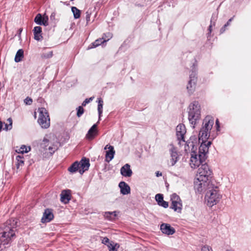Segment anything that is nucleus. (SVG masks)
Returning <instances> with one entry per match:
<instances>
[{
  "label": "nucleus",
  "instance_id": "nucleus-1",
  "mask_svg": "<svg viewBox=\"0 0 251 251\" xmlns=\"http://www.w3.org/2000/svg\"><path fill=\"white\" fill-rule=\"evenodd\" d=\"M211 145V142H208L206 143H201L198 152H191L189 164L192 169H196L201 165L203 164V163L207 158L209 147Z\"/></svg>",
  "mask_w": 251,
  "mask_h": 251
},
{
  "label": "nucleus",
  "instance_id": "nucleus-2",
  "mask_svg": "<svg viewBox=\"0 0 251 251\" xmlns=\"http://www.w3.org/2000/svg\"><path fill=\"white\" fill-rule=\"evenodd\" d=\"M209 189L206 191L205 201L209 207H212L219 202L222 198L219 188L213 184L209 185Z\"/></svg>",
  "mask_w": 251,
  "mask_h": 251
},
{
  "label": "nucleus",
  "instance_id": "nucleus-3",
  "mask_svg": "<svg viewBox=\"0 0 251 251\" xmlns=\"http://www.w3.org/2000/svg\"><path fill=\"white\" fill-rule=\"evenodd\" d=\"M214 124V119L213 117L207 116L203 120L202 126L199 135V141L201 143H206L208 141L207 140L210 136V132Z\"/></svg>",
  "mask_w": 251,
  "mask_h": 251
},
{
  "label": "nucleus",
  "instance_id": "nucleus-4",
  "mask_svg": "<svg viewBox=\"0 0 251 251\" xmlns=\"http://www.w3.org/2000/svg\"><path fill=\"white\" fill-rule=\"evenodd\" d=\"M188 120L194 127L201 118V106L198 101H194L190 104L188 107Z\"/></svg>",
  "mask_w": 251,
  "mask_h": 251
},
{
  "label": "nucleus",
  "instance_id": "nucleus-5",
  "mask_svg": "<svg viewBox=\"0 0 251 251\" xmlns=\"http://www.w3.org/2000/svg\"><path fill=\"white\" fill-rule=\"evenodd\" d=\"M15 220H10L0 227V234L1 235H15L17 233L16 227L14 226L16 224Z\"/></svg>",
  "mask_w": 251,
  "mask_h": 251
},
{
  "label": "nucleus",
  "instance_id": "nucleus-6",
  "mask_svg": "<svg viewBox=\"0 0 251 251\" xmlns=\"http://www.w3.org/2000/svg\"><path fill=\"white\" fill-rule=\"evenodd\" d=\"M38 123L43 128H48L50 126V119L47 110L43 107L38 109Z\"/></svg>",
  "mask_w": 251,
  "mask_h": 251
},
{
  "label": "nucleus",
  "instance_id": "nucleus-7",
  "mask_svg": "<svg viewBox=\"0 0 251 251\" xmlns=\"http://www.w3.org/2000/svg\"><path fill=\"white\" fill-rule=\"evenodd\" d=\"M197 81V68L194 65L189 75V80L187 85V90L189 95H192L195 91Z\"/></svg>",
  "mask_w": 251,
  "mask_h": 251
},
{
  "label": "nucleus",
  "instance_id": "nucleus-8",
  "mask_svg": "<svg viewBox=\"0 0 251 251\" xmlns=\"http://www.w3.org/2000/svg\"><path fill=\"white\" fill-rule=\"evenodd\" d=\"M212 174V171L209 166L206 163L202 164L198 170V174L196 177L201 180H209V178Z\"/></svg>",
  "mask_w": 251,
  "mask_h": 251
},
{
  "label": "nucleus",
  "instance_id": "nucleus-9",
  "mask_svg": "<svg viewBox=\"0 0 251 251\" xmlns=\"http://www.w3.org/2000/svg\"><path fill=\"white\" fill-rule=\"evenodd\" d=\"M171 208L175 211L180 213L182 208V203L180 197L176 194H173L171 196Z\"/></svg>",
  "mask_w": 251,
  "mask_h": 251
},
{
  "label": "nucleus",
  "instance_id": "nucleus-10",
  "mask_svg": "<svg viewBox=\"0 0 251 251\" xmlns=\"http://www.w3.org/2000/svg\"><path fill=\"white\" fill-rule=\"evenodd\" d=\"M213 184L210 181L206 180H201L196 177L194 181V187L198 192L201 193L203 190H207L209 189V185Z\"/></svg>",
  "mask_w": 251,
  "mask_h": 251
},
{
  "label": "nucleus",
  "instance_id": "nucleus-11",
  "mask_svg": "<svg viewBox=\"0 0 251 251\" xmlns=\"http://www.w3.org/2000/svg\"><path fill=\"white\" fill-rule=\"evenodd\" d=\"M169 151L170 155V159L169 161V164L171 166H174L179 160V155L177 149L173 144H170L168 146Z\"/></svg>",
  "mask_w": 251,
  "mask_h": 251
},
{
  "label": "nucleus",
  "instance_id": "nucleus-12",
  "mask_svg": "<svg viewBox=\"0 0 251 251\" xmlns=\"http://www.w3.org/2000/svg\"><path fill=\"white\" fill-rule=\"evenodd\" d=\"M186 132V130L184 125L179 124L176 127V135L177 139L179 141V144H181V142L183 143L185 145L186 143L184 140V135Z\"/></svg>",
  "mask_w": 251,
  "mask_h": 251
},
{
  "label": "nucleus",
  "instance_id": "nucleus-13",
  "mask_svg": "<svg viewBox=\"0 0 251 251\" xmlns=\"http://www.w3.org/2000/svg\"><path fill=\"white\" fill-rule=\"evenodd\" d=\"M49 18L47 15H44L43 16L40 13L37 14L34 18V22L38 25H44L47 26L48 23Z\"/></svg>",
  "mask_w": 251,
  "mask_h": 251
},
{
  "label": "nucleus",
  "instance_id": "nucleus-14",
  "mask_svg": "<svg viewBox=\"0 0 251 251\" xmlns=\"http://www.w3.org/2000/svg\"><path fill=\"white\" fill-rule=\"evenodd\" d=\"M104 150H108L106 151L105 161L109 162L113 159L115 153L114 147L111 145H107L104 147Z\"/></svg>",
  "mask_w": 251,
  "mask_h": 251
},
{
  "label": "nucleus",
  "instance_id": "nucleus-15",
  "mask_svg": "<svg viewBox=\"0 0 251 251\" xmlns=\"http://www.w3.org/2000/svg\"><path fill=\"white\" fill-rule=\"evenodd\" d=\"M160 229L163 233L168 235L175 233V229L168 224H162L160 226Z\"/></svg>",
  "mask_w": 251,
  "mask_h": 251
},
{
  "label": "nucleus",
  "instance_id": "nucleus-16",
  "mask_svg": "<svg viewBox=\"0 0 251 251\" xmlns=\"http://www.w3.org/2000/svg\"><path fill=\"white\" fill-rule=\"evenodd\" d=\"M121 175L125 177H130L132 174V171L130 169V166L126 164L123 166L120 170Z\"/></svg>",
  "mask_w": 251,
  "mask_h": 251
},
{
  "label": "nucleus",
  "instance_id": "nucleus-17",
  "mask_svg": "<svg viewBox=\"0 0 251 251\" xmlns=\"http://www.w3.org/2000/svg\"><path fill=\"white\" fill-rule=\"evenodd\" d=\"M60 200L64 203H67L71 200V191L69 190H63L60 194Z\"/></svg>",
  "mask_w": 251,
  "mask_h": 251
},
{
  "label": "nucleus",
  "instance_id": "nucleus-18",
  "mask_svg": "<svg viewBox=\"0 0 251 251\" xmlns=\"http://www.w3.org/2000/svg\"><path fill=\"white\" fill-rule=\"evenodd\" d=\"M53 218V214L50 209L45 210L43 217L41 219L42 223H47L50 222Z\"/></svg>",
  "mask_w": 251,
  "mask_h": 251
},
{
  "label": "nucleus",
  "instance_id": "nucleus-19",
  "mask_svg": "<svg viewBox=\"0 0 251 251\" xmlns=\"http://www.w3.org/2000/svg\"><path fill=\"white\" fill-rule=\"evenodd\" d=\"M102 243L106 245L109 248V251H117L116 247L119 248V246L112 241H110L107 237H104L102 241Z\"/></svg>",
  "mask_w": 251,
  "mask_h": 251
},
{
  "label": "nucleus",
  "instance_id": "nucleus-20",
  "mask_svg": "<svg viewBox=\"0 0 251 251\" xmlns=\"http://www.w3.org/2000/svg\"><path fill=\"white\" fill-rule=\"evenodd\" d=\"M121 193L124 195H127L130 192V188L129 185L125 182L121 181L119 184Z\"/></svg>",
  "mask_w": 251,
  "mask_h": 251
},
{
  "label": "nucleus",
  "instance_id": "nucleus-21",
  "mask_svg": "<svg viewBox=\"0 0 251 251\" xmlns=\"http://www.w3.org/2000/svg\"><path fill=\"white\" fill-rule=\"evenodd\" d=\"M97 125L94 124L89 130L86 137L89 140H92L97 135L98 131L97 129Z\"/></svg>",
  "mask_w": 251,
  "mask_h": 251
},
{
  "label": "nucleus",
  "instance_id": "nucleus-22",
  "mask_svg": "<svg viewBox=\"0 0 251 251\" xmlns=\"http://www.w3.org/2000/svg\"><path fill=\"white\" fill-rule=\"evenodd\" d=\"M34 38L37 41L42 40L43 36H42V28L40 26H37L33 29Z\"/></svg>",
  "mask_w": 251,
  "mask_h": 251
},
{
  "label": "nucleus",
  "instance_id": "nucleus-23",
  "mask_svg": "<svg viewBox=\"0 0 251 251\" xmlns=\"http://www.w3.org/2000/svg\"><path fill=\"white\" fill-rule=\"evenodd\" d=\"M90 163L89 160H85L81 162L79 166V172L80 174H82L85 171L89 169Z\"/></svg>",
  "mask_w": 251,
  "mask_h": 251
},
{
  "label": "nucleus",
  "instance_id": "nucleus-24",
  "mask_svg": "<svg viewBox=\"0 0 251 251\" xmlns=\"http://www.w3.org/2000/svg\"><path fill=\"white\" fill-rule=\"evenodd\" d=\"M97 101L98 103V111L99 113V119L100 120L102 113L103 100L101 98H99Z\"/></svg>",
  "mask_w": 251,
  "mask_h": 251
},
{
  "label": "nucleus",
  "instance_id": "nucleus-25",
  "mask_svg": "<svg viewBox=\"0 0 251 251\" xmlns=\"http://www.w3.org/2000/svg\"><path fill=\"white\" fill-rule=\"evenodd\" d=\"M16 159L17 160L16 167L17 169H19L20 167H22L24 164V156L23 155H19L16 156Z\"/></svg>",
  "mask_w": 251,
  "mask_h": 251
},
{
  "label": "nucleus",
  "instance_id": "nucleus-26",
  "mask_svg": "<svg viewBox=\"0 0 251 251\" xmlns=\"http://www.w3.org/2000/svg\"><path fill=\"white\" fill-rule=\"evenodd\" d=\"M24 57V51L22 49L19 50L15 57V61L16 62H19L22 60V58Z\"/></svg>",
  "mask_w": 251,
  "mask_h": 251
},
{
  "label": "nucleus",
  "instance_id": "nucleus-27",
  "mask_svg": "<svg viewBox=\"0 0 251 251\" xmlns=\"http://www.w3.org/2000/svg\"><path fill=\"white\" fill-rule=\"evenodd\" d=\"M103 37L102 38H99L97 40H96L95 42H94L93 43H92L89 47L88 49H91L94 48H96L100 45H101L102 43H104L105 42H103Z\"/></svg>",
  "mask_w": 251,
  "mask_h": 251
},
{
  "label": "nucleus",
  "instance_id": "nucleus-28",
  "mask_svg": "<svg viewBox=\"0 0 251 251\" xmlns=\"http://www.w3.org/2000/svg\"><path fill=\"white\" fill-rule=\"evenodd\" d=\"M80 164L78 163L77 162L74 163L69 168L68 171L71 173H75L77 170L79 171Z\"/></svg>",
  "mask_w": 251,
  "mask_h": 251
},
{
  "label": "nucleus",
  "instance_id": "nucleus-29",
  "mask_svg": "<svg viewBox=\"0 0 251 251\" xmlns=\"http://www.w3.org/2000/svg\"><path fill=\"white\" fill-rule=\"evenodd\" d=\"M72 11L73 13L75 19H78L80 16V11L76 7L73 6L72 7Z\"/></svg>",
  "mask_w": 251,
  "mask_h": 251
},
{
  "label": "nucleus",
  "instance_id": "nucleus-30",
  "mask_svg": "<svg viewBox=\"0 0 251 251\" xmlns=\"http://www.w3.org/2000/svg\"><path fill=\"white\" fill-rule=\"evenodd\" d=\"M30 151V147H26L25 145H22L19 149L18 153H21L22 154L24 153L28 152Z\"/></svg>",
  "mask_w": 251,
  "mask_h": 251
},
{
  "label": "nucleus",
  "instance_id": "nucleus-31",
  "mask_svg": "<svg viewBox=\"0 0 251 251\" xmlns=\"http://www.w3.org/2000/svg\"><path fill=\"white\" fill-rule=\"evenodd\" d=\"M7 122L8 123V124H6L5 125L4 129L6 130H10L12 127V119L11 118H8L7 119Z\"/></svg>",
  "mask_w": 251,
  "mask_h": 251
},
{
  "label": "nucleus",
  "instance_id": "nucleus-32",
  "mask_svg": "<svg viewBox=\"0 0 251 251\" xmlns=\"http://www.w3.org/2000/svg\"><path fill=\"white\" fill-rule=\"evenodd\" d=\"M185 172V168L183 166H180V167L176 171V176H180L183 175Z\"/></svg>",
  "mask_w": 251,
  "mask_h": 251
},
{
  "label": "nucleus",
  "instance_id": "nucleus-33",
  "mask_svg": "<svg viewBox=\"0 0 251 251\" xmlns=\"http://www.w3.org/2000/svg\"><path fill=\"white\" fill-rule=\"evenodd\" d=\"M84 113V109L83 107L81 106H78L77 108V116L78 117H80Z\"/></svg>",
  "mask_w": 251,
  "mask_h": 251
},
{
  "label": "nucleus",
  "instance_id": "nucleus-34",
  "mask_svg": "<svg viewBox=\"0 0 251 251\" xmlns=\"http://www.w3.org/2000/svg\"><path fill=\"white\" fill-rule=\"evenodd\" d=\"M155 200L157 201L158 204L160 203L163 200V195L160 194H157L155 196Z\"/></svg>",
  "mask_w": 251,
  "mask_h": 251
},
{
  "label": "nucleus",
  "instance_id": "nucleus-35",
  "mask_svg": "<svg viewBox=\"0 0 251 251\" xmlns=\"http://www.w3.org/2000/svg\"><path fill=\"white\" fill-rule=\"evenodd\" d=\"M103 37V42H107L108 41L111 37H112V34L111 33L108 32L106 34H104Z\"/></svg>",
  "mask_w": 251,
  "mask_h": 251
},
{
  "label": "nucleus",
  "instance_id": "nucleus-36",
  "mask_svg": "<svg viewBox=\"0 0 251 251\" xmlns=\"http://www.w3.org/2000/svg\"><path fill=\"white\" fill-rule=\"evenodd\" d=\"M201 251H213V250L210 247L205 245L201 248Z\"/></svg>",
  "mask_w": 251,
  "mask_h": 251
},
{
  "label": "nucleus",
  "instance_id": "nucleus-37",
  "mask_svg": "<svg viewBox=\"0 0 251 251\" xmlns=\"http://www.w3.org/2000/svg\"><path fill=\"white\" fill-rule=\"evenodd\" d=\"M94 99V97H91L89 99H86L82 103V106H85L87 104L89 103L91 101H92Z\"/></svg>",
  "mask_w": 251,
  "mask_h": 251
},
{
  "label": "nucleus",
  "instance_id": "nucleus-38",
  "mask_svg": "<svg viewBox=\"0 0 251 251\" xmlns=\"http://www.w3.org/2000/svg\"><path fill=\"white\" fill-rule=\"evenodd\" d=\"M24 102L27 105H30L32 103V100L31 98H29V97H27L24 100Z\"/></svg>",
  "mask_w": 251,
  "mask_h": 251
},
{
  "label": "nucleus",
  "instance_id": "nucleus-39",
  "mask_svg": "<svg viewBox=\"0 0 251 251\" xmlns=\"http://www.w3.org/2000/svg\"><path fill=\"white\" fill-rule=\"evenodd\" d=\"M160 206H161L164 208H167L168 207V202L164 201L163 200V201H162L160 203L158 204Z\"/></svg>",
  "mask_w": 251,
  "mask_h": 251
},
{
  "label": "nucleus",
  "instance_id": "nucleus-40",
  "mask_svg": "<svg viewBox=\"0 0 251 251\" xmlns=\"http://www.w3.org/2000/svg\"><path fill=\"white\" fill-rule=\"evenodd\" d=\"M108 214L112 215L114 217H116L117 216L116 211H113V212H105V216L107 217Z\"/></svg>",
  "mask_w": 251,
  "mask_h": 251
},
{
  "label": "nucleus",
  "instance_id": "nucleus-41",
  "mask_svg": "<svg viewBox=\"0 0 251 251\" xmlns=\"http://www.w3.org/2000/svg\"><path fill=\"white\" fill-rule=\"evenodd\" d=\"M52 52L51 51H50L48 53H47V54H45L44 55V57H45V58H50L52 56Z\"/></svg>",
  "mask_w": 251,
  "mask_h": 251
},
{
  "label": "nucleus",
  "instance_id": "nucleus-42",
  "mask_svg": "<svg viewBox=\"0 0 251 251\" xmlns=\"http://www.w3.org/2000/svg\"><path fill=\"white\" fill-rule=\"evenodd\" d=\"M6 237V236H0V244H2V240H3V239H4ZM5 244V243H3V245H4Z\"/></svg>",
  "mask_w": 251,
  "mask_h": 251
},
{
  "label": "nucleus",
  "instance_id": "nucleus-43",
  "mask_svg": "<svg viewBox=\"0 0 251 251\" xmlns=\"http://www.w3.org/2000/svg\"><path fill=\"white\" fill-rule=\"evenodd\" d=\"M232 19H233V18L230 19L228 21V22L226 23V24L225 25V27H226L227 26L229 25L230 24V23L232 21Z\"/></svg>",
  "mask_w": 251,
  "mask_h": 251
},
{
  "label": "nucleus",
  "instance_id": "nucleus-44",
  "mask_svg": "<svg viewBox=\"0 0 251 251\" xmlns=\"http://www.w3.org/2000/svg\"><path fill=\"white\" fill-rule=\"evenodd\" d=\"M55 16V13L54 12H53L51 13V15H50V19H54V17Z\"/></svg>",
  "mask_w": 251,
  "mask_h": 251
},
{
  "label": "nucleus",
  "instance_id": "nucleus-45",
  "mask_svg": "<svg viewBox=\"0 0 251 251\" xmlns=\"http://www.w3.org/2000/svg\"><path fill=\"white\" fill-rule=\"evenodd\" d=\"M156 176L158 177V176H162V173H160L159 172H157L156 173Z\"/></svg>",
  "mask_w": 251,
  "mask_h": 251
},
{
  "label": "nucleus",
  "instance_id": "nucleus-46",
  "mask_svg": "<svg viewBox=\"0 0 251 251\" xmlns=\"http://www.w3.org/2000/svg\"><path fill=\"white\" fill-rule=\"evenodd\" d=\"M216 126H217V128H219V121L218 119H217L216 121Z\"/></svg>",
  "mask_w": 251,
  "mask_h": 251
},
{
  "label": "nucleus",
  "instance_id": "nucleus-47",
  "mask_svg": "<svg viewBox=\"0 0 251 251\" xmlns=\"http://www.w3.org/2000/svg\"><path fill=\"white\" fill-rule=\"evenodd\" d=\"M226 27H225V26H224L223 27H222L221 28V33L223 32L226 30Z\"/></svg>",
  "mask_w": 251,
  "mask_h": 251
},
{
  "label": "nucleus",
  "instance_id": "nucleus-48",
  "mask_svg": "<svg viewBox=\"0 0 251 251\" xmlns=\"http://www.w3.org/2000/svg\"><path fill=\"white\" fill-rule=\"evenodd\" d=\"M211 27H212V25L211 24L210 25H209V33H211Z\"/></svg>",
  "mask_w": 251,
  "mask_h": 251
},
{
  "label": "nucleus",
  "instance_id": "nucleus-49",
  "mask_svg": "<svg viewBox=\"0 0 251 251\" xmlns=\"http://www.w3.org/2000/svg\"><path fill=\"white\" fill-rule=\"evenodd\" d=\"M2 127V123L1 121H0V131H1Z\"/></svg>",
  "mask_w": 251,
  "mask_h": 251
},
{
  "label": "nucleus",
  "instance_id": "nucleus-50",
  "mask_svg": "<svg viewBox=\"0 0 251 251\" xmlns=\"http://www.w3.org/2000/svg\"><path fill=\"white\" fill-rule=\"evenodd\" d=\"M48 141H48V139H46V138H44V139H43V142H45V143H47V142H48Z\"/></svg>",
  "mask_w": 251,
  "mask_h": 251
},
{
  "label": "nucleus",
  "instance_id": "nucleus-51",
  "mask_svg": "<svg viewBox=\"0 0 251 251\" xmlns=\"http://www.w3.org/2000/svg\"><path fill=\"white\" fill-rule=\"evenodd\" d=\"M19 31L20 34L21 33V32L22 31V28H20Z\"/></svg>",
  "mask_w": 251,
  "mask_h": 251
},
{
  "label": "nucleus",
  "instance_id": "nucleus-52",
  "mask_svg": "<svg viewBox=\"0 0 251 251\" xmlns=\"http://www.w3.org/2000/svg\"><path fill=\"white\" fill-rule=\"evenodd\" d=\"M34 117H35V118H36V112H34Z\"/></svg>",
  "mask_w": 251,
  "mask_h": 251
},
{
  "label": "nucleus",
  "instance_id": "nucleus-53",
  "mask_svg": "<svg viewBox=\"0 0 251 251\" xmlns=\"http://www.w3.org/2000/svg\"><path fill=\"white\" fill-rule=\"evenodd\" d=\"M214 20V15H213L212 17L211 20ZM211 22H212V21H211Z\"/></svg>",
  "mask_w": 251,
  "mask_h": 251
}]
</instances>
